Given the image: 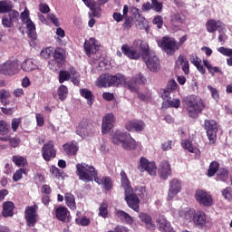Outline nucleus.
Instances as JSON below:
<instances>
[{
  "label": "nucleus",
  "instance_id": "obj_1",
  "mask_svg": "<svg viewBox=\"0 0 232 232\" xmlns=\"http://www.w3.org/2000/svg\"><path fill=\"white\" fill-rule=\"evenodd\" d=\"M137 48L141 50L142 53H144L145 55H148L150 52V45L147 44L146 41L140 39H136L133 41L132 48H130L128 44H123L121 46V52L123 54L126 55V57H129V59L137 60L140 57V53L139 52V50H137Z\"/></svg>",
  "mask_w": 232,
  "mask_h": 232
},
{
  "label": "nucleus",
  "instance_id": "obj_2",
  "mask_svg": "<svg viewBox=\"0 0 232 232\" xmlns=\"http://www.w3.org/2000/svg\"><path fill=\"white\" fill-rule=\"evenodd\" d=\"M121 186L125 191V200L129 208H130V209H133V211L139 213V204H140V199H138L137 198L133 197V188H131V186L130 185V180L128 179L126 172L121 171Z\"/></svg>",
  "mask_w": 232,
  "mask_h": 232
},
{
  "label": "nucleus",
  "instance_id": "obj_3",
  "mask_svg": "<svg viewBox=\"0 0 232 232\" xmlns=\"http://www.w3.org/2000/svg\"><path fill=\"white\" fill-rule=\"evenodd\" d=\"M111 140L113 144L121 146L123 150H135L137 148V141L131 138L130 133H124L121 130L112 131Z\"/></svg>",
  "mask_w": 232,
  "mask_h": 232
},
{
  "label": "nucleus",
  "instance_id": "obj_4",
  "mask_svg": "<svg viewBox=\"0 0 232 232\" xmlns=\"http://www.w3.org/2000/svg\"><path fill=\"white\" fill-rule=\"evenodd\" d=\"M185 104L188 111V116L192 119L198 117V113H202L205 108L204 102L202 99L196 95H190L185 100Z\"/></svg>",
  "mask_w": 232,
  "mask_h": 232
},
{
  "label": "nucleus",
  "instance_id": "obj_5",
  "mask_svg": "<svg viewBox=\"0 0 232 232\" xmlns=\"http://www.w3.org/2000/svg\"><path fill=\"white\" fill-rule=\"evenodd\" d=\"M76 169L80 180H82L83 182L95 181V179H97V171L92 165L86 163L77 164Z\"/></svg>",
  "mask_w": 232,
  "mask_h": 232
},
{
  "label": "nucleus",
  "instance_id": "obj_6",
  "mask_svg": "<svg viewBox=\"0 0 232 232\" xmlns=\"http://www.w3.org/2000/svg\"><path fill=\"white\" fill-rule=\"evenodd\" d=\"M158 45L167 55H174L175 52L179 50V45L175 41V38L169 36H164L162 39L158 40Z\"/></svg>",
  "mask_w": 232,
  "mask_h": 232
},
{
  "label": "nucleus",
  "instance_id": "obj_7",
  "mask_svg": "<svg viewBox=\"0 0 232 232\" xmlns=\"http://www.w3.org/2000/svg\"><path fill=\"white\" fill-rule=\"evenodd\" d=\"M14 8V5H12V2L3 0L0 1V14H6L8 13L9 19L15 23L16 21H19V12L15 10H12Z\"/></svg>",
  "mask_w": 232,
  "mask_h": 232
},
{
  "label": "nucleus",
  "instance_id": "obj_8",
  "mask_svg": "<svg viewBox=\"0 0 232 232\" xmlns=\"http://www.w3.org/2000/svg\"><path fill=\"white\" fill-rule=\"evenodd\" d=\"M205 130L207 131V136L210 144H215L217 140V131L218 128L217 127V121L213 120H205Z\"/></svg>",
  "mask_w": 232,
  "mask_h": 232
},
{
  "label": "nucleus",
  "instance_id": "obj_9",
  "mask_svg": "<svg viewBox=\"0 0 232 232\" xmlns=\"http://www.w3.org/2000/svg\"><path fill=\"white\" fill-rule=\"evenodd\" d=\"M138 169L141 172L147 171V173L152 177L157 175V165L155 164V161H150L146 158H140Z\"/></svg>",
  "mask_w": 232,
  "mask_h": 232
},
{
  "label": "nucleus",
  "instance_id": "obj_10",
  "mask_svg": "<svg viewBox=\"0 0 232 232\" xmlns=\"http://www.w3.org/2000/svg\"><path fill=\"white\" fill-rule=\"evenodd\" d=\"M182 191V183L177 179H173L169 181V191L167 195V200L169 202L173 200Z\"/></svg>",
  "mask_w": 232,
  "mask_h": 232
},
{
  "label": "nucleus",
  "instance_id": "obj_11",
  "mask_svg": "<svg viewBox=\"0 0 232 232\" xmlns=\"http://www.w3.org/2000/svg\"><path fill=\"white\" fill-rule=\"evenodd\" d=\"M111 86H127L130 92H137V87L135 85H131L130 82H126V76L121 73L111 76Z\"/></svg>",
  "mask_w": 232,
  "mask_h": 232
},
{
  "label": "nucleus",
  "instance_id": "obj_12",
  "mask_svg": "<svg viewBox=\"0 0 232 232\" xmlns=\"http://www.w3.org/2000/svg\"><path fill=\"white\" fill-rule=\"evenodd\" d=\"M193 222L196 226H200L201 227L209 228L212 226L211 218L207 217L206 213L202 211H198L194 214Z\"/></svg>",
  "mask_w": 232,
  "mask_h": 232
},
{
  "label": "nucleus",
  "instance_id": "obj_13",
  "mask_svg": "<svg viewBox=\"0 0 232 232\" xmlns=\"http://www.w3.org/2000/svg\"><path fill=\"white\" fill-rule=\"evenodd\" d=\"M19 68V63L17 61L9 60L4 64L0 65V72L4 75H15Z\"/></svg>",
  "mask_w": 232,
  "mask_h": 232
},
{
  "label": "nucleus",
  "instance_id": "obj_14",
  "mask_svg": "<svg viewBox=\"0 0 232 232\" xmlns=\"http://www.w3.org/2000/svg\"><path fill=\"white\" fill-rule=\"evenodd\" d=\"M195 198L198 204L205 206L206 208H209V206H212L213 204V198L209 193L204 190H197L195 193Z\"/></svg>",
  "mask_w": 232,
  "mask_h": 232
},
{
  "label": "nucleus",
  "instance_id": "obj_15",
  "mask_svg": "<svg viewBox=\"0 0 232 232\" xmlns=\"http://www.w3.org/2000/svg\"><path fill=\"white\" fill-rule=\"evenodd\" d=\"M21 19L23 24H26L29 37H31V39H35V24L30 20L28 10L22 12Z\"/></svg>",
  "mask_w": 232,
  "mask_h": 232
},
{
  "label": "nucleus",
  "instance_id": "obj_16",
  "mask_svg": "<svg viewBox=\"0 0 232 232\" xmlns=\"http://www.w3.org/2000/svg\"><path fill=\"white\" fill-rule=\"evenodd\" d=\"M37 205L30 206L25 208V219L29 227H34L37 223Z\"/></svg>",
  "mask_w": 232,
  "mask_h": 232
},
{
  "label": "nucleus",
  "instance_id": "obj_17",
  "mask_svg": "<svg viewBox=\"0 0 232 232\" xmlns=\"http://www.w3.org/2000/svg\"><path fill=\"white\" fill-rule=\"evenodd\" d=\"M115 124V115L113 113H108L102 118V133L106 135L111 131Z\"/></svg>",
  "mask_w": 232,
  "mask_h": 232
},
{
  "label": "nucleus",
  "instance_id": "obj_18",
  "mask_svg": "<svg viewBox=\"0 0 232 232\" xmlns=\"http://www.w3.org/2000/svg\"><path fill=\"white\" fill-rule=\"evenodd\" d=\"M195 209L193 208H182L180 210H174L173 216L177 218H182L187 222H193V219L195 218Z\"/></svg>",
  "mask_w": 232,
  "mask_h": 232
},
{
  "label": "nucleus",
  "instance_id": "obj_19",
  "mask_svg": "<svg viewBox=\"0 0 232 232\" xmlns=\"http://www.w3.org/2000/svg\"><path fill=\"white\" fill-rule=\"evenodd\" d=\"M55 148L53 147V141H49L45 143L42 148V155L47 162L52 160V159L55 158L56 155Z\"/></svg>",
  "mask_w": 232,
  "mask_h": 232
},
{
  "label": "nucleus",
  "instance_id": "obj_20",
  "mask_svg": "<svg viewBox=\"0 0 232 232\" xmlns=\"http://www.w3.org/2000/svg\"><path fill=\"white\" fill-rule=\"evenodd\" d=\"M99 42L95 38H90L84 43V51L86 55H93V53H97L99 52Z\"/></svg>",
  "mask_w": 232,
  "mask_h": 232
},
{
  "label": "nucleus",
  "instance_id": "obj_21",
  "mask_svg": "<svg viewBox=\"0 0 232 232\" xmlns=\"http://www.w3.org/2000/svg\"><path fill=\"white\" fill-rule=\"evenodd\" d=\"M145 63L147 68H149L150 72L157 73V72L160 71V60H159V57H157V55H149Z\"/></svg>",
  "mask_w": 232,
  "mask_h": 232
},
{
  "label": "nucleus",
  "instance_id": "obj_22",
  "mask_svg": "<svg viewBox=\"0 0 232 232\" xmlns=\"http://www.w3.org/2000/svg\"><path fill=\"white\" fill-rule=\"evenodd\" d=\"M225 26L224 23L220 20L209 19L206 23V30L208 34H215L217 30L222 32Z\"/></svg>",
  "mask_w": 232,
  "mask_h": 232
},
{
  "label": "nucleus",
  "instance_id": "obj_23",
  "mask_svg": "<svg viewBox=\"0 0 232 232\" xmlns=\"http://www.w3.org/2000/svg\"><path fill=\"white\" fill-rule=\"evenodd\" d=\"M93 131V125L88 124L86 120L79 123L76 132L80 137H88Z\"/></svg>",
  "mask_w": 232,
  "mask_h": 232
},
{
  "label": "nucleus",
  "instance_id": "obj_24",
  "mask_svg": "<svg viewBox=\"0 0 232 232\" xmlns=\"http://www.w3.org/2000/svg\"><path fill=\"white\" fill-rule=\"evenodd\" d=\"M158 173L161 180H168V178L171 175V166L169 165V162L167 160L161 161L158 169Z\"/></svg>",
  "mask_w": 232,
  "mask_h": 232
},
{
  "label": "nucleus",
  "instance_id": "obj_25",
  "mask_svg": "<svg viewBox=\"0 0 232 232\" xmlns=\"http://www.w3.org/2000/svg\"><path fill=\"white\" fill-rule=\"evenodd\" d=\"M125 128L128 131H144L146 123L140 120H131L125 124Z\"/></svg>",
  "mask_w": 232,
  "mask_h": 232
},
{
  "label": "nucleus",
  "instance_id": "obj_26",
  "mask_svg": "<svg viewBox=\"0 0 232 232\" xmlns=\"http://www.w3.org/2000/svg\"><path fill=\"white\" fill-rule=\"evenodd\" d=\"M158 228L160 232H176L171 227V223L166 219L164 217H160L157 218Z\"/></svg>",
  "mask_w": 232,
  "mask_h": 232
},
{
  "label": "nucleus",
  "instance_id": "obj_27",
  "mask_svg": "<svg viewBox=\"0 0 232 232\" xmlns=\"http://www.w3.org/2000/svg\"><path fill=\"white\" fill-rule=\"evenodd\" d=\"M55 217L61 222H66L70 218V210L65 207H59L55 209Z\"/></svg>",
  "mask_w": 232,
  "mask_h": 232
},
{
  "label": "nucleus",
  "instance_id": "obj_28",
  "mask_svg": "<svg viewBox=\"0 0 232 232\" xmlns=\"http://www.w3.org/2000/svg\"><path fill=\"white\" fill-rule=\"evenodd\" d=\"M96 86H98V88H107V86H111V75L102 74L96 81Z\"/></svg>",
  "mask_w": 232,
  "mask_h": 232
},
{
  "label": "nucleus",
  "instance_id": "obj_29",
  "mask_svg": "<svg viewBox=\"0 0 232 232\" xmlns=\"http://www.w3.org/2000/svg\"><path fill=\"white\" fill-rule=\"evenodd\" d=\"M115 215L117 218H120V220H122V222H125V224H128L129 226L133 225V223L135 222L133 217L124 212L123 210H116Z\"/></svg>",
  "mask_w": 232,
  "mask_h": 232
},
{
  "label": "nucleus",
  "instance_id": "obj_30",
  "mask_svg": "<svg viewBox=\"0 0 232 232\" xmlns=\"http://www.w3.org/2000/svg\"><path fill=\"white\" fill-rule=\"evenodd\" d=\"M21 68L24 72H34V70H37L39 66L37 65V61L34 59H27L23 62Z\"/></svg>",
  "mask_w": 232,
  "mask_h": 232
},
{
  "label": "nucleus",
  "instance_id": "obj_31",
  "mask_svg": "<svg viewBox=\"0 0 232 232\" xmlns=\"http://www.w3.org/2000/svg\"><path fill=\"white\" fill-rule=\"evenodd\" d=\"M84 5L90 8L94 17H101V7L93 0H82Z\"/></svg>",
  "mask_w": 232,
  "mask_h": 232
},
{
  "label": "nucleus",
  "instance_id": "obj_32",
  "mask_svg": "<svg viewBox=\"0 0 232 232\" xmlns=\"http://www.w3.org/2000/svg\"><path fill=\"white\" fill-rule=\"evenodd\" d=\"M139 218L141 222H143V224H145L147 229H150L151 231L155 230V224L153 223V220L150 215L146 213H140L139 215Z\"/></svg>",
  "mask_w": 232,
  "mask_h": 232
},
{
  "label": "nucleus",
  "instance_id": "obj_33",
  "mask_svg": "<svg viewBox=\"0 0 232 232\" xmlns=\"http://www.w3.org/2000/svg\"><path fill=\"white\" fill-rule=\"evenodd\" d=\"M95 182L100 186L102 185L106 191H110L113 188V182L110 177H103L102 179L95 178Z\"/></svg>",
  "mask_w": 232,
  "mask_h": 232
},
{
  "label": "nucleus",
  "instance_id": "obj_34",
  "mask_svg": "<svg viewBox=\"0 0 232 232\" xmlns=\"http://www.w3.org/2000/svg\"><path fill=\"white\" fill-rule=\"evenodd\" d=\"M14 202L6 201L3 204V217H14Z\"/></svg>",
  "mask_w": 232,
  "mask_h": 232
},
{
  "label": "nucleus",
  "instance_id": "obj_35",
  "mask_svg": "<svg viewBox=\"0 0 232 232\" xmlns=\"http://www.w3.org/2000/svg\"><path fill=\"white\" fill-rule=\"evenodd\" d=\"M190 62L192 64H194V66H196L200 73H202L203 75L204 73H206V69L202 65V60H200V58H198L197 54H192L190 56Z\"/></svg>",
  "mask_w": 232,
  "mask_h": 232
},
{
  "label": "nucleus",
  "instance_id": "obj_36",
  "mask_svg": "<svg viewBox=\"0 0 232 232\" xmlns=\"http://www.w3.org/2000/svg\"><path fill=\"white\" fill-rule=\"evenodd\" d=\"M177 64H180L182 66V71L184 72V73H186L187 75L189 73V62L186 57L182 55L178 57Z\"/></svg>",
  "mask_w": 232,
  "mask_h": 232
},
{
  "label": "nucleus",
  "instance_id": "obj_37",
  "mask_svg": "<svg viewBox=\"0 0 232 232\" xmlns=\"http://www.w3.org/2000/svg\"><path fill=\"white\" fill-rule=\"evenodd\" d=\"M64 198L66 206H68L70 209H72L73 211L74 209H77V206L75 205V196H73V194L66 193Z\"/></svg>",
  "mask_w": 232,
  "mask_h": 232
},
{
  "label": "nucleus",
  "instance_id": "obj_38",
  "mask_svg": "<svg viewBox=\"0 0 232 232\" xmlns=\"http://www.w3.org/2000/svg\"><path fill=\"white\" fill-rule=\"evenodd\" d=\"M63 150L67 155H75L79 150V147H77V143H67L63 145Z\"/></svg>",
  "mask_w": 232,
  "mask_h": 232
},
{
  "label": "nucleus",
  "instance_id": "obj_39",
  "mask_svg": "<svg viewBox=\"0 0 232 232\" xmlns=\"http://www.w3.org/2000/svg\"><path fill=\"white\" fill-rule=\"evenodd\" d=\"M80 94L82 97H84V99L87 100V104H89V106L93 104V94L92 93V91L88 89H81Z\"/></svg>",
  "mask_w": 232,
  "mask_h": 232
},
{
  "label": "nucleus",
  "instance_id": "obj_40",
  "mask_svg": "<svg viewBox=\"0 0 232 232\" xmlns=\"http://www.w3.org/2000/svg\"><path fill=\"white\" fill-rule=\"evenodd\" d=\"M218 52H219V53H222V55H226L227 57H230L227 60V64L228 66H232V49L226 48V47H219L218 49Z\"/></svg>",
  "mask_w": 232,
  "mask_h": 232
},
{
  "label": "nucleus",
  "instance_id": "obj_41",
  "mask_svg": "<svg viewBox=\"0 0 232 232\" xmlns=\"http://www.w3.org/2000/svg\"><path fill=\"white\" fill-rule=\"evenodd\" d=\"M132 197H134V198H137L139 200V197L140 198H144V197H146L147 193H146V188L144 187H137L136 188H132Z\"/></svg>",
  "mask_w": 232,
  "mask_h": 232
},
{
  "label": "nucleus",
  "instance_id": "obj_42",
  "mask_svg": "<svg viewBox=\"0 0 232 232\" xmlns=\"http://www.w3.org/2000/svg\"><path fill=\"white\" fill-rule=\"evenodd\" d=\"M181 146L190 153H198V149L197 147H193V144H191L189 140H183L181 141Z\"/></svg>",
  "mask_w": 232,
  "mask_h": 232
},
{
  "label": "nucleus",
  "instance_id": "obj_43",
  "mask_svg": "<svg viewBox=\"0 0 232 232\" xmlns=\"http://www.w3.org/2000/svg\"><path fill=\"white\" fill-rule=\"evenodd\" d=\"M180 107V100L173 99L170 101H165L162 102V108H179Z\"/></svg>",
  "mask_w": 232,
  "mask_h": 232
},
{
  "label": "nucleus",
  "instance_id": "obj_44",
  "mask_svg": "<svg viewBox=\"0 0 232 232\" xmlns=\"http://www.w3.org/2000/svg\"><path fill=\"white\" fill-rule=\"evenodd\" d=\"M130 83V86H136L137 88V84H146V77H144V75H142L141 73H139L132 78Z\"/></svg>",
  "mask_w": 232,
  "mask_h": 232
},
{
  "label": "nucleus",
  "instance_id": "obj_45",
  "mask_svg": "<svg viewBox=\"0 0 232 232\" xmlns=\"http://www.w3.org/2000/svg\"><path fill=\"white\" fill-rule=\"evenodd\" d=\"M54 59L58 64H63L64 63V50L62 48L55 49Z\"/></svg>",
  "mask_w": 232,
  "mask_h": 232
},
{
  "label": "nucleus",
  "instance_id": "obj_46",
  "mask_svg": "<svg viewBox=\"0 0 232 232\" xmlns=\"http://www.w3.org/2000/svg\"><path fill=\"white\" fill-rule=\"evenodd\" d=\"M134 19L136 22V27L139 28L140 30H144V28L148 26V21H146V18H144V16H141V14H140Z\"/></svg>",
  "mask_w": 232,
  "mask_h": 232
},
{
  "label": "nucleus",
  "instance_id": "obj_47",
  "mask_svg": "<svg viewBox=\"0 0 232 232\" xmlns=\"http://www.w3.org/2000/svg\"><path fill=\"white\" fill-rule=\"evenodd\" d=\"M13 162L18 168L24 167V166H26V164H28V161L23 156H14Z\"/></svg>",
  "mask_w": 232,
  "mask_h": 232
},
{
  "label": "nucleus",
  "instance_id": "obj_48",
  "mask_svg": "<svg viewBox=\"0 0 232 232\" xmlns=\"http://www.w3.org/2000/svg\"><path fill=\"white\" fill-rule=\"evenodd\" d=\"M203 63L204 66L207 67V69L208 70L209 73H211V75H215V73H220V69H218V67H213L209 61L203 60Z\"/></svg>",
  "mask_w": 232,
  "mask_h": 232
},
{
  "label": "nucleus",
  "instance_id": "obj_49",
  "mask_svg": "<svg viewBox=\"0 0 232 232\" xmlns=\"http://www.w3.org/2000/svg\"><path fill=\"white\" fill-rule=\"evenodd\" d=\"M218 180H221L222 182H226L227 180L229 174L227 173V169H219L217 173Z\"/></svg>",
  "mask_w": 232,
  "mask_h": 232
},
{
  "label": "nucleus",
  "instance_id": "obj_50",
  "mask_svg": "<svg viewBox=\"0 0 232 232\" xmlns=\"http://www.w3.org/2000/svg\"><path fill=\"white\" fill-rule=\"evenodd\" d=\"M72 77L71 69L68 71H61L59 73V82L63 84L65 81H69Z\"/></svg>",
  "mask_w": 232,
  "mask_h": 232
},
{
  "label": "nucleus",
  "instance_id": "obj_51",
  "mask_svg": "<svg viewBox=\"0 0 232 232\" xmlns=\"http://www.w3.org/2000/svg\"><path fill=\"white\" fill-rule=\"evenodd\" d=\"M218 168H219L218 162L212 161L208 170V177H213L215 173L218 171Z\"/></svg>",
  "mask_w": 232,
  "mask_h": 232
},
{
  "label": "nucleus",
  "instance_id": "obj_52",
  "mask_svg": "<svg viewBox=\"0 0 232 232\" xmlns=\"http://www.w3.org/2000/svg\"><path fill=\"white\" fill-rule=\"evenodd\" d=\"M67 96H68V87H66L65 85H61L58 88V97L60 101H64Z\"/></svg>",
  "mask_w": 232,
  "mask_h": 232
},
{
  "label": "nucleus",
  "instance_id": "obj_53",
  "mask_svg": "<svg viewBox=\"0 0 232 232\" xmlns=\"http://www.w3.org/2000/svg\"><path fill=\"white\" fill-rule=\"evenodd\" d=\"M71 81L75 86H78L80 82L79 72H77L73 67L71 68Z\"/></svg>",
  "mask_w": 232,
  "mask_h": 232
},
{
  "label": "nucleus",
  "instance_id": "obj_54",
  "mask_svg": "<svg viewBox=\"0 0 232 232\" xmlns=\"http://www.w3.org/2000/svg\"><path fill=\"white\" fill-rule=\"evenodd\" d=\"M23 173L26 175V169H19L15 171V173L13 175V180L14 182H19L21 179H23Z\"/></svg>",
  "mask_w": 232,
  "mask_h": 232
},
{
  "label": "nucleus",
  "instance_id": "obj_55",
  "mask_svg": "<svg viewBox=\"0 0 232 232\" xmlns=\"http://www.w3.org/2000/svg\"><path fill=\"white\" fill-rule=\"evenodd\" d=\"M222 196L224 197L225 200L228 202H232V189L231 188H226L222 191Z\"/></svg>",
  "mask_w": 232,
  "mask_h": 232
},
{
  "label": "nucleus",
  "instance_id": "obj_56",
  "mask_svg": "<svg viewBox=\"0 0 232 232\" xmlns=\"http://www.w3.org/2000/svg\"><path fill=\"white\" fill-rule=\"evenodd\" d=\"M207 88L210 92L211 97L212 99H214V101H218V99H220V94L218 93V90L215 89V87L211 85H208Z\"/></svg>",
  "mask_w": 232,
  "mask_h": 232
},
{
  "label": "nucleus",
  "instance_id": "obj_57",
  "mask_svg": "<svg viewBox=\"0 0 232 232\" xmlns=\"http://www.w3.org/2000/svg\"><path fill=\"white\" fill-rule=\"evenodd\" d=\"M100 217H102L103 218H106L108 216V204L107 203H102L100 206V212H99Z\"/></svg>",
  "mask_w": 232,
  "mask_h": 232
},
{
  "label": "nucleus",
  "instance_id": "obj_58",
  "mask_svg": "<svg viewBox=\"0 0 232 232\" xmlns=\"http://www.w3.org/2000/svg\"><path fill=\"white\" fill-rule=\"evenodd\" d=\"M218 32H219V35L218 37V42L221 43L222 44H224V43H226V41H227V35L226 34V25L223 26L222 31H220V29H219Z\"/></svg>",
  "mask_w": 232,
  "mask_h": 232
},
{
  "label": "nucleus",
  "instance_id": "obj_59",
  "mask_svg": "<svg viewBox=\"0 0 232 232\" xmlns=\"http://www.w3.org/2000/svg\"><path fill=\"white\" fill-rule=\"evenodd\" d=\"M8 124L3 121H0V135H8Z\"/></svg>",
  "mask_w": 232,
  "mask_h": 232
},
{
  "label": "nucleus",
  "instance_id": "obj_60",
  "mask_svg": "<svg viewBox=\"0 0 232 232\" xmlns=\"http://www.w3.org/2000/svg\"><path fill=\"white\" fill-rule=\"evenodd\" d=\"M151 5H152V10L154 12H162V3L157 1V0H151Z\"/></svg>",
  "mask_w": 232,
  "mask_h": 232
},
{
  "label": "nucleus",
  "instance_id": "obj_61",
  "mask_svg": "<svg viewBox=\"0 0 232 232\" xmlns=\"http://www.w3.org/2000/svg\"><path fill=\"white\" fill-rule=\"evenodd\" d=\"M2 24L5 28H12L14 26V22L9 19L8 15H5L2 19Z\"/></svg>",
  "mask_w": 232,
  "mask_h": 232
},
{
  "label": "nucleus",
  "instance_id": "obj_62",
  "mask_svg": "<svg viewBox=\"0 0 232 232\" xmlns=\"http://www.w3.org/2000/svg\"><path fill=\"white\" fill-rule=\"evenodd\" d=\"M124 19H125V21L123 23V28H124V30H130V28H131V26H133V19L130 16H127Z\"/></svg>",
  "mask_w": 232,
  "mask_h": 232
},
{
  "label": "nucleus",
  "instance_id": "obj_63",
  "mask_svg": "<svg viewBox=\"0 0 232 232\" xmlns=\"http://www.w3.org/2000/svg\"><path fill=\"white\" fill-rule=\"evenodd\" d=\"M40 55L44 57V59H50V57H52V48L42 50Z\"/></svg>",
  "mask_w": 232,
  "mask_h": 232
},
{
  "label": "nucleus",
  "instance_id": "obj_64",
  "mask_svg": "<svg viewBox=\"0 0 232 232\" xmlns=\"http://www.w3.org/2000/svg\"><path fill=\"white\" fill-rule=\"evenodd\" d=\"M153 24H157V27L159 29L162 28V24H164V20L162 19V16L158 15L153 19Z\"/></svg>",
  "mask_w": 232,
  "mask_h": 232
}]
</instances>
